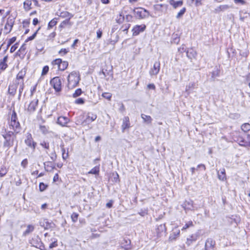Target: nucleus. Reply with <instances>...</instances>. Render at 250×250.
Segmentation results:
<instances>
[{"instance_id": "obj_1", "label": "nucleus", "mask_w": 250, "mask_h": 250, "mask_svg": "<svg viewBox=\"0 0 250 250\" xmlns=\"http://www.w3.org/2000/svg\"><path fill=\"white\" fill-rule=\"evenodd\" d=\"M8 124L10 129L13 130L16 134L20 131V124L17 120L16 113L15 111H13L12 114Z\"/></svg>"}, {"instance_id": "obj_2", "label": "nucleus", "mask_w": 250, "mask_h": 250, "mask_svg": "<svg viewBox=\"0 0 250 250\" xmlns=\"http://www.w3.org/2000/svg\"><path fill=\"white\" fill-rule=\"evenodd\" d=\"M3 137L5 139L3 146L5 147L9 148L13 146L14 140L16 138L15 133L12 131H8L5 134L3 135Z\"/></svg>"}, {"instance_id": "obj_3", "label": "nucleus", "mask_w": 250, "mask_h": 250, "mask_svg": "<svg viewBox=\"0 0 250 250\" xmlns=\"http://www.w3.org/2000/svg\"><path fill=\"white\" fill-rule=\"evenodd\" d=\"M39 7H40V4L37 0H25L23 3V9L26 12Z\"/></svg>"}, {"instance_id": "obj_4", "label": "nucleus", "mask_w": 250, "mask_h": 250, "mask_svg": "<svg viewBox=\"0 0 250 250\" xmlns=\"http://www.w3.org/2000/svg\"><path fill=\"white\" fill-rule=\"evenodd\" d=\"M134 14L136 17L139 19L146 18L149 16L148 11L141 7L135 8L134 9Z\"/></svg>"}, {"instance_id": "obj_5", "label": "nucleus", "mask_w": 250, "mask_h": 250, "mask_svg": "<svg viewBox=\"0 0 250 250\" xmlns=\"http://www.w3.org/2000/svg\"><path fill=\"white\" fill-rule=\"evenodd\" d=\"M51 64L53 66L57 65L58 69L61 70H64L65 69L68 65L67 62L62 61L61 59H55L52 62Z\"/></svg>"}, {"instance_id": "obj_6", "label": "nucleus", "mask_w": 250, "mask_h": 250, "mask_svg": "<svg viewBox=\"0 0 250 250\" xmlns=\"http://www.w3.org/2000/svg\"><path fill=\"white\" fill-rule=\"evenodd\" d=\"M14 22L15 20L14 18L9 17L7 19L3 29L4 34H7L11 31L14 24Z\"/></svg>"}, {"instance_id": "obj_7", "label": "nucleus", "mask_w": 250, "mask_h": 250, "mask_svg": "<svg viewBox=\"0 0 250 250\" xmlns=\"http://www.w3.org/2000/svg\"><path fill=\"white\" fill-rule=\"evenodd\" d=\"M97 115L96 114L88 113L86 116V118L83 122H80L78 121L77 122L78 124H81L83 126H85L95 121Z\"/></svg>"}, {"instance_id": "obj_8", "label": "nucleus", "mask_w": 250, "mask_h": 250, "mask_svg": "<svg viewBox=\"0 0 250 250\" xmlns=\"http://www.w3.org/2000/svg\"><path fill=\"white\" fill-rule=\"evenodd\" d=\"M50 84L56 92L59 93L62 90V83L61 79H51Z\"/></svg>"}, {"instance_id": "obj_9", "label": "nucleus", "mask_w": 250, "mask_h": 250, "mask_svg": "<svg viewBox=\"0 0 250 250\" xmlns=\"http://www.w3.org/2000/svg\"><path fill=\"white\" fill-rule=\"evenodd\" d=\"M146 28L145 24L136 25L133 28L132 35L134 36L138 35L140 33L144 32Z\"/></svg>"}, {"instance_id": "obj_10", "label": "nucleus", "mask_w": 250, "mask_h": 250, "mask_svg": "<svg viewBox=\"0 0 250 250\" xmlns=\"http://www.w3.org/2000/svg\"><path fill=\"white\" fill-rule=\"evenodd\" d=\"M121 248L124 250H130L131 249V241L128 239H123L120 242Z\"/></svg>"}, {"instance_id": "obj_11", "label": "nucleus", "mask_w": 250, "mask_h": 250, "mask_svg": "<svg viewBox=\"0 0 250 250\" xmlns=\"http://www.w3.org/2000/svg\"><path fill=\"white\" fill-rule=\"evenodd\" d=\"M160 69V62L159 61H156L154 63L153 67L150 70V74L152 76L157 74Z\"/></svg>"}, {"instance_id": "obj_12", "label": "nucleus", "mask_w": 250, "mask_h": 250, "mask_svg": "<svg viewBox=\"0 0 250 250\" xmlns=\"http://www.w3.org/2000/svg\"><path fill=\"white\" fill-rule=\"evenodd\" d=\"M25 143L29 147L35 148L36 143L33 141L32 135L28 133L25 140Z\"/></svg>"}, {"instance_id": "obj_13", "label": "nucleus", "mask_w": 250, "mask_h": 250, "mask_svg": "<svg viewBox=\"0 0 250 250\" xmlns=\"http://www.w3.org/2000/svg\"><path fill=\"white\" fill-rule=\"evenodd\" d=\"M215 242L211 238H208L205 244V250H214Z\"/></svg>"}, {"instance_id": "obj_14", "label": "nucleus", "mask_w": 250, "mask_h": 250, "mask_svg": "<svg viewBox=\"0 0 250 250\" xmlns=\"http://www.w3.org/2000/svg\"><path fill=\"white\" fill-rule=\"evenodd\" d=\"M183 207L186 210H194L197 208L193 205V202L191 200L186 201L183 204Z\"/></svg>"}, {"instance_id": "obj_15", "label": "nucleus", "mask_w": 250, "mask_h": 250, "mask_svg": "<svg viewBox=\"0 0 250 250\" xmlns=\"http://www.w3.org/2000/svg\"><path fill=\"white\" fill-rule=\"evenodd\" d=\"M39 100L35 99L32 101L27 107V111L29 112H33L35 111L36 108L38 105Z\"/></svg>"}, {"instance_id": "obj_16", "label": "nucleus", "mask_w": 250, "mask_h": 250, "mask_svg": "<svg viewBox=\"0 0 250 250\" xmlns=\"http://www.w3.org/2000/svg\"><path fill=\"white\" fill-rule=\"evenodd\" d=\"M130 127L129 118L128 117H125L123 120V124L122 125V132H125V130Z\"/></svg>"}, {"instance_id": "obj_17", "label": "nucleus", "mask_w": 250, "mask_h": 250, "mask_svg": "<svg viewBox=\"0 0 250 250\" xmlns=\"http://www.w3.org/2000/svg\"><path fill=\"white\" fill-rule=\"evenodd\" d=\"M157 235L158 237H161L163 233L166 231V228L164 224H161L157 226L156 229Z\"/></svg>"}, {"instance_id": "obj_18", "label": "nucleus", "mask_w": 250, "mask_h": 250, "mask_svg": "<svg viewBox=\"0 0 250 250\" xmlns=\"http://www.w3.org/2000/svg\"><path fill=\"white\" fill-rule=\"evenodd\" d=\"M69 122V119L66 117L61 116L58 118L57 123L60 125L65 126L66 124Z\"/></svg>"}, {"instance_id": "obj_19", "label": "nucleus", "mask_w": 250, "mask_h": 250, "mask_svg": "<svg viewBox=\"0 0 250 250\" xmlns=\"http://www.w3.org/2000/svg\"><path fill=\"white\" fill-rule=\"evenodd\" d=\"M180 231L179 229H177L176 228H175L172 232L170 234L169 237V240L170 241L175 240L178 237H179L180 235Z\"/></svg>"}, {"instance_id": "obj_20", "label": "nucleus", "mask_w": 250, "mask_h": 250, "mask_svg": "<svg viewBox=\"0 0 250 250\" xmlns=\"http://www.w3.org/2000/svg\"><path fill=\"white\" fill-rule=\"evenodd\" d=\"M17 80L16 79L13 81V83L12 84H10L9 86V92L11 94H14L17 90L18 87V82Z\"/></svg>"}, {"instance_id": "obj_21", "label": "nucleus", "mask_w": 250, "mask_h": 250, "mask_svg": "<svg viewBox=\"0 0 250 250\" xmlns=\"http://www.w3.org/2000/svg\"><path fill=\"white\" fill-rule=\"evenodd\" d=\"M169 3L174 9H176L178 7H181L183 5V1L182 0L179 1L169 0Z\"/></svg>"}, {"instance_id": "obj_22", "label": "nucleus", "mask_w": 250, "mask_h": 250, "mask_svg": "<svg viewBox=\"0 0 250 250\" xmlns=\"http://www.w3.org/2000/svg\"><path fill=\"white\" fill-rule=\"evenodd\" d=\"M197 55L196 51L192 48H190L187 49V56L192 59L195 58Z\"/></svg>"}, {"instance_id": "obj_23", "label": "nucleus", "mask_w": 250, "mask_h": 250, "mask_svg": "<svg viewBox=\"0 0 250 250\" xmlns=\"http://www.w3.org/2000/svg\"><path fill=\"white\" fill-rule=\"evenodd\" d=\"M229 8V6L227 4L221 5L217 7L214 11L216 13H220L221 12H224L226 11Z\"/></svg>"}, {"instance_id": "obj_24", "label": "nucleus", "mask_w": 250, "mask_h": 250, "mask_svg": "<svg viewBox=\"0 0 250 250\" xmlns=\"http://www.w3.org/2000/svg\"><path fill=\"white\" fill-rule=\"evenodd\" d=\"M8 56H5L2 59L0 60V70H4L7 67V64L6 62H7Z\"/></svg>"}, {"instance_id": "obj_25", "label": "nucleus", "mask_w": 250, "mask_h": 250, "mask_svg": "<svg viewBox=\"0 0 250 250\" xmlns=\"http://www.w3.org/2000/svg\"><path fill=\"white\" fill-rule=\"evenodd\" d=\"M218 178L221 181H225L226 180L225 169L224 168L221 169L220 171H218Z\"/></svg>"}, {"instance_id": "obj_26", "label": "nucleus", "mask_w": 250, "mask_h": 250, "mask_svg": "<svg viewBox=\"0 0 250 250\" xmlns=\"http://www.w3.org/2000/svg\"><path fill=\"white\" fill-rule=\"evenodd\" d=\"M35 227L32 225H28L26 230L23 232V235L24 236L27 235L34 231Z\"/></svg>"}, {"instance_id": "obj_27", "label": "nucleus", "mask_w": 250, "mask_h": 250, "mask_svg": "<svg viewBox=\"0 0 250 250\" xmlns=\"http://www.w3.org/2000/svg\"><path fill=\"white\" fill-rule=\"evenodd\" d=\"M141 118L143 119L144 122L147 124H151L152 121V119L150 116L144 114H141Z\"/></svg>"}, {"instance_id": "obj_28", "label": "nucleus", "mask_w": 250, "mask_h": 250, "mask_svg": "<svg viewBox=\"0 0 250 250\" xmlns=\"http://www.w3.org/2000/svg\"><path fill=\"white\" fill-rule=\"evenodd\" d=\"M58 22L57 19L54 18L48 24L47 29H50L55 26Z\"/></svg>"}, {"instance_id": "obj_29", "label": "nucleus", "mask_w": 250, "mask_h": 250, "mask_svg": "<svg viewBox=\"0 0 250 250\" xmlns=\"http://www.w3.org/2000/svg\"><path fill=\"white\" fill-rule=\"evenodd\" d=\"M44 166L45 169L47 171H50L54 168V166H53L52 163L50 162H45L44 163Z\"/></svg>"}, {"instance_id": "obj_30", "label": "nucleus", "mask_w": 250, "mask_h": 250, "mask_svg": "<svg viewBox=\"0 0 250 250\" xmlns=\"http://www.w3.org/2000/svg\"><path fill=\"white\" fill-rule=\"evenodd\" d=\"M187 10V9L186 7H183L182 9H181L180 11L177 13L176 18L177 19H180L182 18L183 15L185 14Z\"/></svg>"}, {"instance_id": "obj_31", "label": "nucleus", "mask_w": 250, "mask_h": 250, "mask_svg": "<svg viewBox=\"0 0 250 250\" xmlns=\"http://www.w3.org/2000/svg\"><path fill=\"white\" fill-rule=\"evenodd\" d=\"M241 129L245 132L250 131V124L249 123L243 124L241 125Z\"/></svg>"}, {"instance_id": "obj_32", "label": "nucleus", "mask_w": 250, "mask_h": 250, "mask_svg": "<svg viewBox=\"0 0 250 250\" xmlns=\"http://www.w3.org/2000/svg\"><path fill=\"white\" fill-rule=\"evenodd\" d=\"M197 235H192L190 236V238H187V243L188 245H190L193 241H195L197 240Z\"/></svg>"}, {"instance_id": "obj_33", "label": "nucleus", "mask_w": 250, "mask_h": 250, "mask_svg": "<svg viewBox=\"0 0 250 250\" xmlns=\"http://www.w3.org/2000/svg\"><path fill=\"white\" fill-rule=\"evenodd\" d=\"M100 171L99 166H96L92 168L89 172L88 174H98Z\"/></svg>"}, {"instance_id": "obj_34", "label": "nucleus", "mask_w": 250, "mask_h": 250, "mask_svg": "<svg viewBox=\"0 0 250 250\" xmlns=\"http://www.w3.org/2000/svg\"><path fill=\"white\" fill-rule=\"evenodd\" d=\"M7 169L5 167H1L0 168V177L5 176L7 173Z\"/></svg>"}, {"instance_id": "obj_35", "label": "nucleus", "mask_w": 250, "mask_h": 250, "mask_svg": "<svg viewBox=\"0 0 250 250\" xmlns=\"http://www.w3.org/2000/svg\"><path fill=\"white\" fill-rule=\"evenodd\" d=\"M80 77V74L78 71H74L70 73L68 75V78H79Z\"/></svg>"}, {"instance_id": "obj_36", "label": "nucleus", "mask_w": 250, "mask_h": 250, "mask_svg": "<svg viewBox=\"0 0 250 250\" xmlns=\"http://www.w3.org/2000/svg\"><path fill=\"white\" fill-rule=\"evenodd\" d=\"M61 16L64 18H68V19L70 20L73 17V15L69 12L65 11L62 12L61 13Z\"/></svg>"}, {"instance_id": "obj_37", "label": "nucleus", "mask_w": 250, "mask_h": 250, "mask_svg": "<svg viewBox=\"0 0 250 250\" xmlns=\"http://www.w3.org/2000/svg\"><path fill=\"white\" fill-rule=\"evenodd\" d=\"M40 27H39L38 29L37 30V31L30 37L27 38V39L25 40V42H27L28 41H32L33 39H35V38L36 36V35L38 32V31L40 30Z\"/></svg>"}, {"instance_id": "obj_38", "label": "nucleus", "mask_w": 250, "mask_h": 250, "mask_svg": "<svg viewBox=\"0 0 250 250\" xmlns=\"http://www.w3.org/2000/svg\"><path fill=\"white\" fill-rule=\"evenodd\" d=\"M193 226V222L192 221H188V222H187L185 225V226L183 227V228L182 229V230H185L186 229H188V228L190 227H192Z\"/></svg>"}, {"instance_id": "obj_39", "label": "nucleus", "mask_w": 250, "mask_h": 250, "mask_svg": "<svg viewBox=\"0 0 250 250\" xmlns=\"http://www.w3.org/2000/svg\"><path fill=\"white\" fill-rule=\"evenodd\" d=\"M69 51V48H62L59 51L61 56H64Z\"/></svg>"}, {"instance_id": "obj_40", "label": "nucleus", "mask_w": 250, "mask_h": 250, "mask_svg": "<svg viewBox=\"0 0 250 250\" xmlns=\"http://www.w3.org/2000/svg\"><path fill=\"white\" fill-rule=\"evenodd\" d=\"M79 214L76 212H73L71 215V218L73 222H76L78 220Z\"/></svg>"}, {"instance_id": "obj_41", "label": "nucleus", "mask_w": 250, "mask_h": 250, "mask_svg": "<svg viewBox=\"0 0 250 250\" xmlns=\"http://www.w3.org/2000/svg\"><path fill=\"white\" fill-rule=\"evenodd\" d=\"M82 93V91L81 89L78 88V89H76L75 90V92L73 93V97L74 98H76V97L79 96L80 95H81Z\"/></svg>"}, {"instance_id": "obj_42", "label": "nucleus", "mask_w": 250, "mask_h": 250, "mask_svg": "<svg viewBox=\"0 0 250 250\" xmlns=\"http://www.w3.org/2000/svg\"><path fill=\"white\" fill-rule=\"evenodd\" d=\"M49 71V67L47 65L44 66L42 70V76H45L48 72Z\"/></svg>"}, {"instance_id": "obj_43", "label": "nucleus", "mask_w": 250, "mask_h": 250, "mask_svg": "<svg viewBox=\"0 0 250 250\" xmlns=\"http://www.w3.org/2000/svg\"><path fill=\"white\" fill-rule=\"evenodd\" d=\"M235 141L238 142L240 146H241V144H245L246 141H245L244 139L241 136H239L236 140H234Z\"/></svg>"}, {"instance_id": "obj_44", "label": "nucleus", "mask_w": 250, "mask_h": 250, "mask_svg": "<svg viewBox=\"0 0 250 250\" xmlns=\"http://www.w3.org/2000/svg\"><path fill=\"white\" fill-rule=\"evenodd\" d=\"M26 42L23 43L21 46L20 47V48L19 50V52H20L21 54H24L25 52V50L26 49Z\"/></svg>"}, {"instance_id": "obj_45", "label": "nucleus", "mask_w": 250, "mask_h": 250, "mask_svg": "<svg viewBox=\"0 0 250 250\" xmlns=\"http://www.w3.org/2000/svg\"><path fill=\"white\" fill-rule=\"evenodd\" d=\"M17 38L16 37H12L8 40L7 42V48L9 47L12 43L16 41Z\"/></svg>"}, {"instance_id": "obj_46", "label": "nucleus", "mask_w": 250, "mask_h": 250, "mask_svg": "<svg viewBox=\"0 0 250 250\" xmlns=\"http://www.w3.org/2000/svg\"><path fill=\"white\" fill-rule=\"evenodd\" d=\"M173 41L174 43H178L180 42V37L177 34L173 35Z\"/></svg>"}, {"instance_id": "obj_47", "label": "nucleus", "mask_w": 250, "mask_h": 250, "mask_svg": "<svg viewBox=\"0 0 250 250\" xmlns=\"http://www.w3.org/2000/svg\"><path fill=\"white\" fill-rule=\"evenodd\" d=\"M102 96L105 99L108 100H110L111 98V96H112V94L110 93H107V92H105V93H104L103 94H102Z\"/></svg>"}, {"instance_id": "obj_48", "label": "nucleus", "mask_w": 250, "mask_h": 250, "mask_svg": "<svg viewBox=\"0 0 250 250\" xmlns=\"http://www.w3.org/2000/svg\"><path fill=\"white\" fill-rule=\"evenodd\" d=\"M56 33L55 32H53L52 33H50L47 37V40H52L53 41L54 38L56 36Z\"/></svg>"}, {"instance_id": "obj_49", "label": "nucleus", "mask_w": 250, "mask_h": 250, "mask_svg": "<svg viewBox=\"0 0 250 250\" xmlns=\"http://www.w3.org/2000/svg\"><path fill=\"white\" fill-rule=\"evenodd\" d=\"M248 141H246L245 144H241V146H250V135L247 136Z\"/></svg>"}, {"instance_id": "obj_50", "label": "nucleus", "mask_w": 250, "mask_h": 250, "mask_svg": "<svg viewBox=\"0 0 250 250\" xmlns=\"http://www.w3.org/2000/svg\"><path fill=\"white\" fill-rule=\"evenodd\" d=\"M19 43H16L15 44L12 45L10 48V51L11 53L14 52L18 47Z\"/></svg>"}, {"instance_id": "obj_51", "label": "nucleus", "mask_w": 250, "mask_h": 250, "mask_svg": "<svg viewBox=\"0 0 250 250\" xmlns=\"http://www.w3.org/2000/svg\"><path fill=\"white\" fill-rule=\"evenodd\" d=\"M234 2L236 4L245 5L246 1L245 0H234Z\"/></svg>"}, {"instance_id": "obj_52", "label": "nucleus", "mask_w": 250, "mask_h": 250, "mask_svg": "<svg viewBox=\"0 0 250 250\" xmlns=\"http://www.w3.org/2000/svg\"><path fill=\"white\" fill-rule=\"evenodd\" d=\"M187 50L186 49V46L184 45H182L179 48L178 51L179 52L182 53L184 52H187Z\"/></svg>"}, {"instance_id": "obj_53", "label": "nucleus", "mask_w": 250, "mask_h": 250, "mask_svg": "<svg viewBox=\"0 0 250 250\" xmlns=\"http://www.w3.org/2000/svg\"><path fill=\"white\" fill-rule=\"evenodd\" d=\"M47 187V186L43 183H41L39 185V188L40 191H44Z\"/></svg>"}, {"instance_id": "obj_54", "label": "nucleus", "mask_w": 250, "mask_h": 250, "mask_svg": "<svg viewBox=\"0 0 250 250\" xmlns=\"http://www.w3.org/2000/svg\"><path fill=\"white\" fill-rule=\"evenodd\" d=\"M58 246V244H57V240H55L54 241H53L50 245H49V248L50 249H52L53 248H55V247H56Z\"/></svg>"}, {"instance_id": "obj_55", "label": "nucleus", "mask_w": 250, "mask_h": 250, "mask_svg": "<svg viewBox=\"0 0 250 250\" xmlns=\"http://www.w3.org/2000/svg\"><path fill=\"white\" fill-rule=\"evenodd\" d=\"M75 103L76 104H84V101L83 98H78L75 100Z\"/></svg>"}, {"instance_id": "obj_56", "label": "nucleus", "mask_w": 250, "mask_h": 250, "mask_svg": "<svg viewBox=\"0 0 250 250\" xmlns=\"http://www.w3.org/2000/svg\"><path fill=\"white\" fill-rule=\"evenodd\" d=\"M27 165H28V160L27 159H25L23 160L21 163V166L24 168L26 167Z\"/></svg>"}, {"instance_id": "obj_57", "label": "nucleus", "mask_w": 250, "mask_h": 250, "mask_svg": "<svg viewBox=\"0 0 250 250\" xmlns=\"http://www.w3.org/2000/svg\"><path fill=\"white\" fill-rule=\"evenodd\" d=\"M41 145L44 148L46 149H48L49 147V145L48 143H47L45 141H43L41 143Z\"/></svg>"}, {"instance_id": "obj_58", "label": "nucleus", "mask_w": 250, "mask_h": 250, "mask_svg": "<svg viewBox=\"0 0 250 250\" xmlns=\"http://www.w3.org/2000/svg\"><path fill=\"white\" fill-rule=\"evenodd\" d=\"M69 24V19H66V20L63 21L60 24V26L64 27L66 24Z\"/></svg>"}, {"instance_id": "obj_59", "label": "nucleus", "mask_w": 250, "mask_h": 250, "mask_svg": "<svg viewBox=\"0 0 250 250\" xmlns=\"http://www.w3.org/2000/svg\"><path fill=\"white\" fill-rule=\"evenodd\" d=\"M40 129H41V131L43 133H44V134H46L48 131L47 129L46 128V127L45 126H41Z\"/></svg>"}, {"instance_id": "obj_60", "label": "nucleus", "mask_w": 250, "mask_h": 250, "mask_svg": "<svg viewBox=\"0 0 250 250\" xmlns=\"http://www.w3.org/2000/svg\"><path fill=\"white\" fill-rule=\"evenodd\" d=\"M102 31L101 29L98 30L97 31V38L100 39L102 36Z\"/></svg>"}, {"instance_id": "obj_61", "label": "nucleus", "mask_w": 250, "mask_h": 250, "mask_svg": "<svg viewBox=\"0 0 250 250\" xmlns=\"http://www.w3.org/2000/svg\"><path fill=\"white\" fill-rule=\"evenodd\" d=\"M57 155L55 153H52L51 154L50 159L52 161H55L56 159Z\"/></svg>"}, {"instance_id": "obj_62", "label": "nucleus", "mask_w": 250, "mask_h": 250, "mask_svg": "<svg viewBox=\"0 0 250 250\" xmlns=\"http://www.w3.org/2000/svg\"><path fill=\"white\" fill-rule=\"evenodd\" d=\"M39 22V21L37 18H34L33 20V24L36 25Z\"/></svg>"}, {"instance_id": "obj_63", "label": "nucleus", "mask_w": 250, "mask_h": 250, "mask_svg": "<svg viewBox=\"0 0 250 250\" xmlns=\"http://www.w3.org/2000/svg\"><path fill=\"white\" fill-rule=\"evenodd\" d=\"M147 87L149 89H154L155 87L154 84H149L147 85Z\"/></svg>"}, {"instance_id": "obj_64", "label": "nucleus", "mask_w": 250, "mask_h": 250, "mask_svg": "<svg viewBox=\"0 0 250 250\" xmlns=\"http://www.w3.org/2000/svg\"><path fill=\"white\" fill-rule=\"evenodd\" d=\"M58 178H59V175L57 173L55 175V176H54V178H53V180L54 181L56 182L58 180Z\"/></svg>"}]
</instances>
